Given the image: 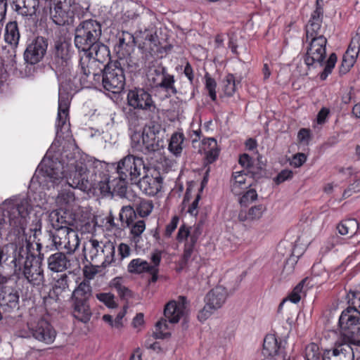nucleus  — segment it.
<instances>
[{"instance_id":"nucleus-21","label":"nucleus","mask_w":360,"mask_h":360,"mask_svg":"<svg viewBox=\"0 0 360 360\" xmlns=\"http://www.w3.org/2000/svg\"><path fill=\"white\" fill-rule=\"evenodd\" d=\"M49 221L54 230L69 228L72 224L73 219L66 210L60 207L49 214Z\"/></svg>"},{"instance_id":"nucleus-27","label":"nucleus","mask_w":360,"mask_h":360,"mask_svg":"<svg viewBox=\"0 0 360 360\" xmlns=\"http://www.w3.org/2000/svg\"><path fill=\"white\" fill-rule=\"evenodd\" d=\"M321 13L319 9H316L311 13L310 20L306 25V38L307 41L310 39L319 37V35H323L321 33Z\"/></svg>"},{"instance_id":"nucleus-2","label":"nucleus","mask_w":360,"mask_h":360,"mask_svg":"<svg viewBox=\"0 0 360 360\" xmlns=\"http://www.w3.org/2000/svg\"><path fill=\"white\" fill-rule=\"evenodd\" d=\"M160 125L155 123L146 125L141 132L135 131L132 134L131 147L144 154L158 151L164 146V141L160 136Z\"/></svg>"},{"instance_id":"nucleus-33","label":"nucleus","mask_w":360,"mask_h":360,"mask_svg":"<svg viewBox=\"0 0 360 360\" xmlns=\"http://www.w3.org/2000/svg\"><path fill=\"white\" fill-rule=\"evenodd\" d=\"M358 221L354 219H348L342 221L337 226L338 233L342 236L352 237L359 229Z\"/></svg>"},{"instance_id":"nucleus-7","label":"nucleus","mask_w":360,"mask_h":360,"mask_svg":"<svg viewBox=\"0 0 360 360\" xmlns=\"http://www.w3.org/2000/svg\"><path fill=\"white\" fill-rule=\"evenodd\" d=\"M327 39L323 35L310 39L304 58L306 65L310 68H321L326 56Z\"/></svg>"},{"instance_id":"nucleus-31","label":"nucleus","mask_w":360,"mask_h":360,"mask_svg":"<svg viewBox=\"0 0 360 360\" xmlns=\"http://www.w3.org/2000/svg\"><path fill=\"white\" fill-rule=\"evenodd\" d=\"M265 210L262 205H258L251 207L248 211L240 210L238 214V219L240 221L252 222L259 220Z\"/></svg>"},{"instance_id":"nucleus-56","label":"nucleus","mask_w":360,"mask_h":360,"mask_svg":"<svg viewBox=\"0 0 360 360\" xmlns=\"http://www.w3.org/2000/svg\"><path fill=\"white\" fill-rule=\"evenodd\" d=\"M205 88L208 91L209 96L212 101L217 99L216 87L217 83L215 80L210 77L208 73L205 75Z\"/></svg>"},{"instance_id":"nucleus-62","label":"nucleus","mask_w":360,"mask_h":360,"mask_svg":"<svg viewBox=\"0 0 360 360\" xmlns=\"http://www.w3.org/2000/svg\"><path fill=\"white\" fill-rule=\"evenodd\" d=\"M167 321L161 320L156 323V332L155 333V338L163 339L169 336L170 334L163 333L162 330L167 328Z\"/></svg>"},{"instance_id":"nucleus-5","label":"nucleus","mask_w":360,"mask_h":360,"mask_svg":"<svg viewBox=\"0 0 360 360\" xmlns=\"http://www.w3.org/2000/svg\"><path fill=\"white\" fill-rule=\"evenodd\" d=\"M49 236L56 250H65L68 254L73 253L79 245L78 233L71 227L49 231Z\"/></svg>"},{"instance_id":"nucleus-37","label":"nucleus","mask_w":360,"mask_h":360,"mask_svg":"<svg viewBox=\"0 0 360 360\" xmlns=\"http://www.w3.org/2000/svg\"><path fill=\"white\" fill-rule=\"evenodd\" d=\"M135 45V38L131 33L128 32H122L121 36L119 37V43L116 47V50L118 54H120V52L127 50L129 51V49H132Z\"/></svg>"},{"instance_id":"nucleus-29","label":"nucleus","mask_w":360,"mask_h":360,"mask_svg":"<svg viewBox=\"0 0 360 360\" xmlns=\"http://www.w3.org/2000/svg\"><path fill=\"white\" fill-rule=\"evenodd\" d=\"M248 174L244 171L235 172L231 179V191L234 195H240L244 188L250 186L247 182Z\"/></svg>"},{"instance_id":"nucleus-35","label":"nucleus","mask_w":360,"mask_h":360,"mask_svg":"<svg viewBox=\"0 0 360 360\" xmlns=\"http://www.w3.org/2000/svg\"><path fill=\"white\" fill-rule=\"evenodd\" d=\"M277 339L274 335H267L264 340L262 353L266 356H274L279 349Z\"/></svg>"},{"instance_id":"nucleus-46","label":"nucleus","mask_w":360,"mask_h":360,"mask_svg":"<svg viewBox=\"0 0 360 360\" xmlns=\"http://www.w3.org/2000/svg\"><path fill=\"white\" fill-rule=\"evenodd\" d=\"M357 56L358 55L354 54V53H349L348 51H347L342 58V64L340 66V72L344 74L347 72L354 65Z\"/></svg>"},{"instance_id":"nucleus-14","label":"nucleus","mask_w":360,"mask_h":360,"mask_svg":"<svg viewBox=\"0 0 360 360\" xmlns=\"http://www.w3.org/2000/svg\"><path fill=\"white\" fill-rule=\"evenodd\" d=\"M72 14L71 0H52L50 15L54 23L58 25L69 23Z\"/></svg>"},{"instance_id":"nucleus-61","label":"nucleus","mask_w":360,"mask_h":360,"mask_svg":"<svg viewBox=\"0 0 360 360\" xmlns=\"http://www.w3.org/2000/svg\"><path fill=\"white\" fill-rule=\"evenodd\" d=\"M307 160V156L304 153H298L294 155L290 162L291 166L298 168L300 167Z\"/></svg>"},{"instance_id":"nucleus-39","label":"nucleus","mask_w":360,"mask_h":360,"mask_svg":"<svg viewBox=\"0 0 360 360\" xmlns=\"http://www.w3.org/2000/svg\"><path fill=\"white\" fill-rule=\"evenodd\" d=\"M55 60L58 63L63 65L70 58V54L68 46L65 44L58 42L55 45Z\"/></svg>"},{"instance_id":"nucleus-59","label":"nucleus","mask_w":360,"mask_h":360,"mask_svg":"<svg viewBox=\"0 0 360 360\" xmlns=\"http://www.w3.org/2000/svg\"><path fill=\"white\" fill-rule=\"evenodd\" d=\"M311 139V133L310 129L302 128L297 133V141L300 143L307 146Z\"/></svg>"},{"instance_id":"nucleus-17","label":"nucleus","mask_w":360,"mask_h":360,"mask_svg":"<svg viewBox=\"0 0 360 360\" xmlns=\"http://www.w3.org/2000/svg\"><path fill=\"white\" fill-rule=\"evenodd\" d=\"M70 102L68 97L59 95L58 111L56 122V136L60 138L65 134L70 132V123L68 122V109Z\"/></svg>"},{"instance_id":"nucleus-8","label":"nucleus","mask_w":360,"mask_h":360,"mask_svg":"<svg viewBox=\"0 0 360 360\" xmlns=\"http://www.w3.org/2000/svg\"><path fill=\"white\" fill-rule=\"evenodd\" d=\"M148 85L152 88H162L176 94L174 86V77L167 73L165 67L161 65H153L148 68L147 74Z\"/></svg>"},{"instance_id":"nucleus-48","label":"nucleus","mask_w":360,"mask_h":360,"mask_svg":"<svg viewBox=\"0 0 360 360\" xmlns=\"http://www.w3.org/2000/svg\"><path fill=\"white\" fill-rule=\"evenodd\" d=\"M304 281H302L300 283H298L292 292L288 295L286 298L288 302H290L293 304H296L300 302L302 297L304 295L305 291L303 290Z\"/></svg>"},{"instance_id":"nucleus-49","label":"nucleus","mask_w":360,"mask_h":360,"mask_svg":"<svg viewBox=\"0 0 360 360\" xmlns=\"http://www.w3.org/2000/svg\"><path fill=\"white\" fill-rule=\"evenodd\" d=\"M75 200V195L72 191H62L56 198V203L60 207L70 205Z\"/></svg>"},{"instance_id":"nucleus-6","label":"nucleus","mask_w":360,"mask_h":360,"mask_svg":"<svg viewBox=\"0 0 360 360\" xmlns=\"http://www.w3.org/2000/svg\"><path fill=\"white\" fill-rule=\"evenodd\" d=\"M103 88L114 94L120 92L125 84L124 70L118 62H110L104 68L101 75Z\"/></svg>"},{"instance_id":"nucleus-34","label":"nucleus","mask_w":360,"mask_h":360,"mask_svg":"<svg viewBox=\"0 0 360 360\" xmlns=\"http://www.w3.org/2000/svg\"><path fill=\"white\" fill-rule=\"evenodd\" d=\"M5 30V41L12 46L18 45L20 39V32L17 22L15 21L9 22L6 25Z\"/></svg>"},{"instance_id":"nucleus-60","label":"nucleus","mask_w":360,"mask_h":360,"mask_svg":"<svg viewBox=\"0 0 360 360\" xmlns=\"http://www.w3.org/2000/svg\"><path fill=\"white\" fill-rule=\"evenodd\" d=\"M131 226V233L133 235L134 238L139 237L146 229V224L143 220H139L134 222Z\"/></svg>"},{"instance_id":"nucleus-19","label":"nucleus","mask_w":360,"mask_h":360,"mask_svg":"<svg viewBox=\"0 0 360 360\" xmlns=\"http://www.w3.org/2000/svg\"><path fill=\"white\" fill-rule=\"evenodd\" d=\"M354 352L350 343L336 345L332 350H325L322 360H353Z\"/></svg>"},{"instance_id":"nucleus-4","label":"nucleus","mask_w":360,"mask_h":360,"mask_svg":"<svg viewBox=\"0 0 360 360\" xmlns=\"http://www.w3.org/2000/svg\"><path fill=\"white\" fill-rule=\"evenodd\" d=\"M23 262L22 274L27 282L33 286H43L45 283L44 269L36 257L27 251L20 250L18 258H15V263Z\"/></svg>"},{"instance_id":"nucleus-28","label":"nucleus","mask_w":360,"mask_h":360,"mask_svg":"<svg viewBox=\"0 0 360 360\" xmlns=\"http://www.w3.org/2000/svg\"><path fill=\"white\" fill-rule=\"evenodd\" d=\"M69 266L70 261L61 252L54 253L48 258V267L51 271L61 272L66 270Z\"/></svg>"},{"instance_id":"nucleus-32","label":"nucleus","mask_w":360,"mask_h":360,"mask_svg":"<svg viewBox=\"0 0 360 360\" xmlns=\"http://www.w3.org/2000/svg\"><path fill=\"white\" fill-rule=\"evenodd\" d=\"M202 150L205 154V158L208 163H212L219 156L217 141L214 138L203 139L202 142Z\"/></svg>"},{"instance_id":"nucleus-25","label":"nucleus","mask_w":360,"mask_h":360,"mask_svg":"<svg viewBox=\"0 0 360 360\" xmlns=\"http://www.w3.org/2000/svg\"><path fill=\"white\" fill-rule=\"evenodd\" d=\"M227 292L224 287L219 285L211 290L206 296V302L214 309H219L225 302Z\"/></svg>"},{"instance_id":"nucleus-44","label":"nucleus","mask_w":360,"mask_h":360,"mask_svg":"<svg viewBox=\"0 0 360 360\" xmlns=\"http://www.w3.org/2000/svg\"><path fill=\"white\" fill-rule=\"evenodd\" d=\"M136 218V211L130 205L123 206L120 213V219L122 222L130 226Z\"/></svg>"},{"instance_id":"nucleus-23","label":"nucleus","mask_w":360,"mask_h":360,"mask_svg":"<svg viewBox=\"0 0 360 360\" xmlns=\"http://www.w3.org/2000/svg\"><path fill=\"white\" fill-rule=\"evenodd\" d=\"M12 6L18 14L23 17H32L36 14L39 0H13Z\"/></svg>"},{"instance_id":"nucleus-53","label":"nucleus","mask_w":360,"mask_h":360,"mask_svg":"<svg viewBox=\"0 0 360 360\" xmlns=\"http://www.w3.org/2000/svg\"><path fill=\"white\" fill-rule=\"evenodd\" d=\"M121 54L122 56H120V59L115 61L118 62L120 67L123 68V67L127 66L129 72H135L139 69V64L131 57L125 58L124 53Z\"/></svg>"},{"instance_id":"nucleus-15","label":"nucleus","mask_w":360,"mask_h":360,"mask_svg":"<svg viewBox=\"0 0 360 360\" xmlns=\"http://www.w3.org/2000/svg\"><path fill=\"white\" fill-rule=\"evenodd\" d=\"M32 336L37 340L46 344L52 343L56 336V332L51 325L45 319H40L31 323L29 326Z\"/></svg>"},{"instance_id":"nucleus-40","label":"nucleus","mask_w":360,"mask_h":360,"mask_svg":"<svg viewBox=\"0 0 360 360\" xmlns=\"http://www.w3.org/2000/svg\"><path fill=\"white\" fill-rule=\"evenodd\" d=\"M102 249L101 250V257H103V264L106 266L114 262L115 247L112 242L106 241L103 243Z\"/></svg>"},{"instance_id":"nucleus-36","label":"nucleus","mask_w":360,"mask_h":360,"mask_svg":"<svg viewBox=\"0 0 360 360\" xmlns=\"http://www.w3.org/2000/svg\"><path fill=\"white\" fill-rule=\"evenodd\" d=\"M128 271L130 273L141 274L144 271H155V268L150 266L148 262L138 258L134 259L129 262Z\"/></svg>"},{"instance_id":"nucleus-64","label":"nucleus","mask_w":360,"mask_h":360,"mask_svg":"<svg viewBox=\"0 0 360 360\" xmlns=\"http://www.w3.org/2000/svg\"><path fill=\"white\" fill-rule=\"evenodd\" d=\"M293 173L288 169L282 170L276 177L275 181L277 184H281L292 177Z\"/></svg>"},{"instance_id":"nucleus-38","label":"nucleus","mask_w":360,"mask_h":360,"mask_svg":"<svg viewBox=\"0 0 360 360\" xmlns=\"http://www.w3.org/2000/svg\"><path fill=\"white\" fill-rule=\"evenodd\" d=\"M184 140V136L182 133H174L169 143V150L176 156L180 155L183 150Z\"/></svg>"},{"instance_id":"nucleus-13","label":"nucleus","mask_w":360,"mask_h":360,"mask_svg":"<svg viewBox=\"0 0 360 360\" xmlns=\"http://www.w3.org/2000/svg\"><path fill=\"white\" fill-rule=\"evenodd\" d=\"M47 48L48 42L44 37H36L27 45L24 52L25 60L31 65L38 63L44 57Z\"/></svg>"},{"instance_id":"nucleus-24","label":"nucleus","mask_w":360,"mask_h":360,"mask_svg":"<svg viewBox=\"0 0 360 360\" xmlns=\"http://www.w3.org/2000/svg\"><path fill=\"white\" fill-rule=\"evenodd\" d=\"M72 315L82 323H87L92 315L89 302L72 300Z\"/></svg>"},{"instance_id":"nucleus-16","label":"nucleus","mask_w":360,"mask_h":360,"mask_svg":"<svg viewBox=\"0 0 360 360\" xmlns=\"http://www.w3.org/2000/svg\"><path fill=\"white\" fill-rule=\"evenodd\" d=\"M0 307L4 313L11 314L19 309V293L13 288L4 286L0 290Z\"/></svg>"},{"instance_id":"nucleus-51","label":"nucleus","mask_w":360,"mask_h":360,"mask_svg":"<svg viewBox=\"0 0 360 360\" xmlns=\"http://www.w3.org/2000/svg\"><path fill=\"white\" fill-rule=\"evenodd\" d=\"M347 299L348 303L350 304L347 309H350L352 312L360 313V292H349Z\"/></svg>"},{"instance_id":"nucleus-58","label":"nucleus","mask_w":360,"mask_h":360,"mask_svg":"<svg viewBox=\"0 0 360 360\" xmlns=\"http://www.w3.org/2000/svg\"><path fill=\"white\" fill-rule=\"evenodd\" d=\"M349 53H354L359 55L360 51V28L356 31L355 35L352 38L351 42L347 50Z\"/></svg>"},{"instance_id":"nucleus-57","label":"nucleus","mask_w":360,"mask_h":360,"mask_svg":"<svg viewBox=\"0 0 360 360\" xmlns=\"http://www.w3.org/2000/svg\"><path fill=\"white\" fill-rule=\"evenodd\" d=\"M306 358L307 360H321L319 349L317 345L312 343L307 347Z\"/></svg>"},{"instance_id":"nucleus-26","label":"nucleus","mask_w":360,"mask_h":360,"mask_svg":"<svg viewBox=\"0 0 360 360\" xmlns=\"http://www.w3.org/2000/svg\"><path fill=\"white\" fill-rule=\"evenodd\" d=\"M83 51L84 52V56H89V58L96 60L101 65L105 62L110 56L108 48L99 41Z\"/></svg>"},{"instance_id":"nucleus-22","label":"nucleus","mask_w":360,"mask_h":360,"mask_svg":"<svg viewBox=\"0 0 360 360\" xmlns=\"http://www.w3.org/2000/svg\"><path fill=\"white\" fill-rule=\"evenodd\" d=\"M80 65L82 72L87 77H93V79L99 82L103 70L101 65L95 60L89 58V56H84L80 59Z\"/></svg>"},{"instance_id":"nucleus-11","label":"nucleus","mask_w":360,"mask_h":360,"mask_svg":"<svg viewBox=\"0 0 360 360\" xmlns=\"http://www.w3.org/2000/svg\"><path fill=\"white\" fill-rule=\"evenodd\" d=\"M69 277L66 274L58 275L54 278L52 290L47 297L44 298V304L46 308L51 307L53 302L60 303L68 295Z\"/></svg>"},{"instance_id":"nucleus-12","label":"nucleus","mask_w":360,"mask_h":360,"mask_svg":"<svg viewBox=\"0 0 360 360\" xmlns=\"http://www.w3.org/2000/svg\"><path fill=\"white\" fill-rule=\"evenodd\" d=\"M127 103L134 109L149 111H154L155 109L151 95L142 88H134L129 91Z\"/></svg>"},{"instance_id":"nucleus-55","label":"nucleus","mask_w":360,"mask_h":360,"mask_svg":"<svg viewBox=\"0 0 360 360\" xmlns=\"http://www.w3.org/2000/svg\"><path fill=\"white\" fill-rule=\"evenodd\" d=\"M258 195L256 190L251 188L247 191L239 199L241 206H248L257 199Z\"/></svg>"},{"instance_id":"nucleus-1","label":"nucleus","mask_w":360,"mask_h":360,"mask_svg":"<svg viewBox=\"0 0 360 360\" xmlns=\"http://www.w3.org/2000/svg\"><path fill=\"white\" fill-rule=\"evenodd\" d=\"M95 169H104L105 173L89 179L87 165L81 158L71 159L66 163L65 170L63 163L57 160H44L39 165L32 179V183L38 182L43 188L49 189L60 184L65 177L67 184L72 188L86 189L98 185L103 193H115L124 196L127 190L128 181L136 183L139 179L145 165L141 158L128 155L121 159L115 167L114 164L96 160L93 162Z\"/></svg>"},{"instance_id":"nucleus-9","label":"nucleus","mask_w":360,"mask_h":360,"mask_svg":"<svg viewBox=\"0 0 360 360\" xmlns=\"http://www.w3.org/2000/svg\"><path fill=\"white\" fill-rule=\"evenodd\" d=\"M339 324L349 343H354L360 338L359 312H352L350 309H347L342 312Z\"/></svg>"},{"instance_id":"nucleus-30","label":"nucleus","mask_w":360,"mask_h":360,"mask_svg":"<svg viewBox=\"0 0 360 360\" xmlns=\"http://www.w3.org/2000/svg\"><path fill=\"white\" fill-rule=\"evenodd\" d=\"M92 295V288L89 281H82L74 289L71 294V300L87 302Z\"/></svg>"},{"instance_id":"nucleus-50","label":"nucleus","mask_w":360,"mask_h":360,"mask_svg":"<svg viewBox=\"0 0 360 360\" xmlns=\"http://www.w3.org/2000/svg\"><path fill=\"white\" fill-rule=\"evenodd\" d=\"M153 209V204L151 200H142L136 208V213L141 217L148 216Z\"/></svg>"},{"instance_id":"nucleus-52","label":"nucleus","mask_w":360,"mask_h":360,"mask_svg":"<svg viewBox=\"0 0 360 360\" xmlns=\"http://www.w3.org/2000/svg\"><path fill=\"white\" fill-rule=\"evenodd\" d=\"M96 297L108 308L115 309L117 307V304L115 301L114 295L110 292L97 293Z\"/></svg>"},{"instance_id":"nucleus-20","label":"nucleus","mask_w":360,"mask_h":360,"mask_svg":"<svg viewBox=\"0 0 360 360\" xmlns=\"http://www.w3.org/2000/svg\"><path fill=\"white\" fill-rule=\"evenodd\" d=\"M162 184V178L158 173H155V175L146 174L138 182L140 189L150 196H154L160 191Z\"/></svg>"},{"instance_id":"nucleus-45","label":"nucleus","mask_w":360,"mask_h":360,"mask_svg":"<svg viewBox=\"0 0 360 360\" xmlns=\"http://www.w3.org/2000/svg\"><path fill=\"white\" fill-rule=\"evenodd\" d=\"M156 37L153 34H148L142 44H139V48L143 51V52L151 53L157 48V40Z\"/></svg>"},{"instance_id":"nucleus-18","label":"nucleus","mask_w":360,"mask_h":360,"mask_svg":"<svg viewBox=\"0 0 360 360\" xmlns=\"http://www.w3.org/2000/svg\"><path fill=\"white\" fill-rule=\"evenodd\" d=\"M186 313V299L179 297V300L169 301L165 307L164 315L169 323H176Z\"/></svg>"},{"instance_id":"nucleus-3","label":"nucleus","mask_w":360,"mask_h":360,"mask_svg":"<svg viewBox=\"0 0 360 360\" xmlns=\"http://www.w3.org/2000/svg\"><path fill=\"white\" fill-rule=\"evenodd\" d=\"M102 30L101 24L89 19L79 23L75 29V44L81 51H86L98 42Z\"/></svg>"},{"instance_id":"nucleus-10","label":"nucleus","mask_w":360,"mask_h":360,"mask_svg":"<svg viewBox=\"0 0 360 360\" xmlns=\"http://www.w3.org/2000/svg\"><path fill=\"white\" fill-rule=\"evenodd\" d=\"M202 233V227L200 224H196L193 227L186 225L180 226L176 239L179 242L185 241L183 259L186 262L191 257L195 243Z\"/></svg>"},{"instance_id":"nucleus-63","label":"nucleus","mask_w":360,"mask_h":360,"mask_svg":"<svg viewBox=\"0 0 360 360\" xmlns=\"http://www.w3.org/2000/svg\"><path fill=\"white\" fill-rule=\"evenodd\" d=\"M215 310L216 309H212L211 306H209L208 303L206 302L203 309L198 313V319L200 321H204L207 319Z\"/></svg>"},{"instance_id":"nucleus-54","label":"nucleus","mask_w":360,"mask_h":360,"mask_svg":"<svg viewBox=\"0 0 360 360\" xmlns=\"http://www.w3.org/2000/svg\"><path fill=\"white\" fill-rule=\"evenodd\" d=\"M336 62L337 56L335 53H333L329 56V58L326 63L325 68L320 75V78L321 80H325L327 78V77L331 73L332 70L334 68Z\"/></svg>"},{"instance_id":"nucleus-41","label":"nucleus","mask_w":360,"mask_h":360,"mask_svg":"<svg viewBox=\"0 0 360 360\" xmlns=\"http://www.w3.org/2000/svg\"><path fill=\"white\" fill-rule=\"evenodd\" d=\"M103 242H100L96 239H91L86 248H85V257H89L91 261L97 257H101V250L102 249Z\"/></svg>"},{"instance_id":"nucleus-47","label":"nucleus","mask_w":360,"mask_h":360,"mask_svg":"<svg viewBox=\"0 0 360 360\" xmlns=\"http://www.w3.org/2000/svg\"><path fill=\"white\" fill-rule=\"evenodd\" d=\"M223 91L227 96H231L236 91V81L233 75L229 74L223 80Z\"/></svg>"},{"instance_id":"nucleus-42","label":"nucleus","mask_w":360,"mask_h":360,"mask_svg":"<svg viewBox=\"0 0 360 360\" xmlns=\"http://www.w3.org/2000/svg\"><path fill=\"white\" fill-rule=\"evenodd\" d=\"M296 311L297 307L289 304L287 299L282 301L278 309V313L281 314L289 324L292 323L293 316Z\"/></svg>"},{"instance_id":"nucleus-43","label":"nucleus","mask_w":360,"mask_h":360,"mask_svg":"<svg viewBox=\"0 0 360 360\" xmlns=\"http://www.w3.org/2000/svg\"><path fill=\"white\" fill-rule=\"evenodd\" d=\"M110 287L116 290L118 295L122 300H127L132 296L131 290L123 285L121 278L117 277L112 279L110 282Z\"/></svg>"}]
</instances>
